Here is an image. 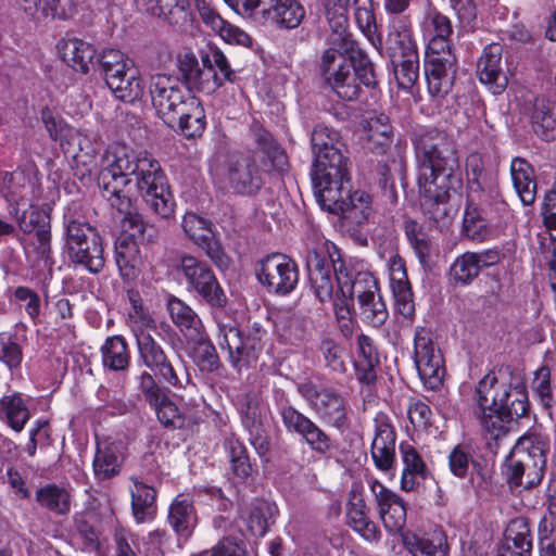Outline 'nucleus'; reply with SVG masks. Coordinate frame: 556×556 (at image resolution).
I'll return each instance as SVG.
<instances>
[{
	"label": "nucleus",
	"mask_w": 556,
	"mask_h": 556,
	"mask_svg": "<svg viewBox=\"0 0 556 556\" xmlns=\"http://www.w3.org/2000/svg\"><path fill=\"white\" fill-rule=\"evenodd\" d=\"M182 229L186 236L200 249L206 256L219 268H226L229 265V258L225 254L220 242L217 240L211 222L188 212L182 218Z\"/></svg>",
	"instance_id": "18"
},
{
	"label": "nucleus",
	"mask_w": 556,
	"mask_h": 556,
	"mask_svg": "<svg viewBox=\"0 0 556 556\" xmlns=\"http://www.w3.org/2000/svg\"><path fill=\"white\" fill-rule=\"evenodd\" d=\"M245 553L241 543L233 538L226 536L219 540L211 551H203L193 556H243Z\"/></svg>",
	"instance_id": "64"
},
{
	"label": "nucleus",
	"mask_w": 556,
	"mask_h": 556,
	"mask_svg": "<svg viewBox=\"0 0 556 556\" xmlns=\"http://www.w3.org/2000/svg\"><path fill=\"white\" fill-rule=\"evenodd\" d=\"M480 271L476 252H465L453 262L450 276L456 285L468 286L479 276Z\"/></svg>",
	"instance_id": "51"
},
{
	"label": "nucleus",
	"mask_w": 556,
	"mask_h": 556,
	"mask_svg": "<svg viewBox=\"0 0 556 556\" xmlns=\"http://www.w3.org/2000/svg\"><path fill=\"white\" fill-rule=\"evenodd\" d=\"M348 525L368 542H378L380 531L367 515V506L363 495L356 489L349 492L346 504Z\"/></svg>",
	"instance_id": "30"
},
{
	"label": "nucleus",
	"mask_w": 556,
	"mask_h": 556,
	"mask_svg": "<svg viewBox=\"0 0 556 556\" xmlns=\"http://www.w3.org/2000/svg\"><path fill=\"white\" fill-rule=\"evenodd\" d=\"M236 13L280 29L298 28L305 17L299 0H224Z\"/></svg>",
	"instance_id": "8"
},
{
	"label": "nucleus",
	"mask_w": 556,
	"mask_h": 556,
	"mask_svg": "<svg viewBox=\"0 0 556 556\" xmlns=\"http://www.w3.org/2000/svg\"><path fill=\"white\" fill-rule=\"evenodd\" d=\"M415 150L421 205L431 219L446 224L456 212L451 200L462 186L456 152L447 135L438 129H424Z\"/></svg>",
	"instance_id": "2"
},
{
	"label": "nucleus",
	"mask_w": 556,
	"mask_h": 556,
	"mask_svg": "<svg viewBox=\"0 0 556 556\" xmlns=\"http://www.w3.org/2000/svg\"><path fill=\"white\" fill-rule=\"evenodd\" d=\"M72 492L56 484H47L36 491V501L42 507L58 515H66L71 510Z\"/></svg>",
	"instance_id": "43"
},
{
	"label": "nucleus",
	"mask_w": 556,
	"mask_h": 556,
	"mask_svg": "<svg viewBox=\"0 0 556 556\" xmlns=\"http://www.w3.org/2000/svg\"><path fill=\"white\" fill-rule=\"evenodd\" d=\"M510 174L517 194L525 205L535 200L536 184L533 180V169L523 159L516 157L510 164Z\"/></svg>",
	"instance_id": "42"
},
{
	"label": "nucleus",
	"mask_w": 556,
	"mask_h": 556,
	"mask_svg": "<svg viewBox=\"0 0 556 556\" xmlns=\"http://www.w3.org/2000/svg\"><path fill=\"white\" fill-rule=\"evenodd\" d=\"M256 276L269 293L286 295L299 282L296 263L286 254L271 253L262 258L256 267Z\"/></svg>",
	"instance_id": "14"
},
{
	"label": "nucleus",
	"mask_w": 556,
	"mask_h": 556,
	"mask_svg": "<svg viewBox=\"0 0 556 556\" xmlns=\"http://www.w3.org/2000/svg\"><path fill=\"white\" fill-rule=\"evenodd\" d=\"M504 545L531 553L532 538L526 519L517 518L509 522L505 533Z\"/></svg>",
	"instance_id": "55"
},
{
	"label": "nucleus",
	"mask_w": 556,
	"mask_h": 556,
	"mask_svg": "<svg viewBox=\"0 0 556 556\" xmlns=\"http://www.w3.org/2000/svg\"><path fill=\"white\" fill-rule=\"evenodd\" d=\"M137 380L139 391L155 412L159 421L167 428H181L184 417L179 408L168 396L167 391L157 384L153 376L148 371H143L138 376Z\"/></svg>",
	"instance_id": "16"
},
{
	"label": "nucleus",
	"mask_w": 556,
	"mask_h": 556,
	"mask_svg": "<svg viewBox=\"0 0 556 556\" xmlns=\"http://www.w3.org/2000/svg\"><path fill=\"white\" fill-rule=\"evenodd\" d=\"M510 382L500 379L495 372L486 374L476 388L473 415L482 430L492 439L508 432L502 420L503 403L507 401Z\"/></svg>",
	"instance_id": "7"
},
{
	"label": "nucleus",
	"mask_w": 556,
	"mask_h": 556,
	"mask_svg": "<svg viewBox=\"0 0 556 556\" xmlns=\"http://www.w3.org/2000/svg\"><path fill=\"white\" fill-rule=\"evenodd\" d=\"M306 397L324 422L338 429L345 425L346 403L341 395L329 390H320L307 393Z\"/></svg>",
	"instance_id": "27"
},
{
	"label": "nucleus",
	"mask_w": 556,
	"mask_h": 556,
	"mask_svg": "<svg viewBox=\"0 0 556 556\" xmlns=\"http://www.w3.org/2000/svg\"><path fill=\"white\" fill-rule=\"evenodd\" d=\"M311 142L315 156L311 174L314 194L318 203L324 199L333 202L336 192L351 184L349 157L343 153L338 134L325 126L314 128Z\"/></svg>",
	"instance_id": "4"
},
{
	"label": "nucleus",
	"mask_w": 556,
	"mask_h": 556,
	"mask_svg": "<svg viewBox=\"0 0 556 556\" xmlns=\"http://www.w3.org/2000/svg\"><path fill=\"white\" fill-rule=\"evenodd\" d=\"M354 353V369L357 381L367 387L374 384L377 379L376 367L379 364V356L374 340L366 334H358Z\"/></svg>",
	"instance_id": "28"
},
{
	"label": "nucleus",
	"mask_w": 556,
	"mask_h": 556,
	"mask_svg": "<svg viewBox=\"0 0 556 556\" xmlns=\"http://www.w3.org/2000/svg\"><path fill=\"white\" fill-rule=\"evenodd\" d=\"M392 126L384 113L375 114L368 119L367 140L371 148H382L392 140Z\"/></svg>",
	"instance_id": "56"
},
{
	"label": "nucleus",
	"mask_w": 556,
	"mask_h": 556,
	"mask_svg": "<svg viewBox=\"0 0 556 556\" xmlns=\"http://www.w3.org/2000/svg\"><path fill=\"white\" fill-rule=\"evenodd\" d=\"M60 141L64 152L72 155L77 162H79V159L83 156L79 155L81 152L92 157L93 147L91 141L79 130L74 128L66 129V132Z\"/></svg>",
	"instance_id": "59"
},
{
	"label": "nucleus",
	"mask_w": 556,
	"mask_h": 556,
	"mask_svg": "<svg viewBox=\"0 0 556 556\" xmlns=\"http://www.w3.org/2000/svg\"><path fill=\"white\" fill-rule=\"evenodd\" d=\"M424 36L428 39L427 54H454L452 51L453 25L451 20L435 9L429 10L421 24Z\"/></svg>",
	"instance_id": "23"
},
{
	"label": "nucleus",
	"mask_w": 556,
	"mask_h": 556,
	"mask_svg": "<svg viewBox=\"0 0 556 556\" xmlns=\"http://www.w3.org/2000/svg\"><path fill=\"white\" fill-rule=\"evenodd\" d=\"M197 9L202 22L214 33L218 34L226 42L250 47L252 38L241 28L225 21L210 4L204 0L197 1Z\"/></svg>",
	"instance_id": "29"
},
{
	"label": "nucleus",
	"mask_w": 556,
	"mask_h": 556,
	"mask_svg": "<svg viewBox=\"0 0 556 556\" xmlns=\"http://www.w3.org/2000/svg\"><path fill=\"white\" fill-rule=\"evenodd\" d=\"M29 416V410L21 394H7L0 399V417L5 419L13 430L22 431Z\"/></svg>",
	"instance_id": "46"
},
{
	"label": "nucleus",
	"mask_w": 556,
	"mask_h": 556,
	"mask_svg": "<svg viewBox=\"0 0 556 556\" xmlns=\"http://www.w3.org/2000/svg\"><path fill=\"white\" fill-rule=\"evenodd\" d=\"M168 522L177 534L190 535L197 525V515L189 495L179 494L175 497L169 506Z\"/></svg>",
	"instance_id": "38"
},
{
	"label": "nucleus",
	"mask_w": 556,
	"mask_h": 556,
	"mask_svg": "<svg viewBox=\"0 0 556 556\" xmlns=\"http://www.w3.org/2000/svg\"><path fill=\"white\" fill-rule=\"evenodd\" d=\"M167 311L173 323L187 338H199L204 330L203 324L198 314L184 301L176 296L167 300Z\"/></svg>",
	"instance_id": "37"
},
{
	"label": "nucleus",
	"mask_w": 556,
	"mask_h": 556,
	"mask_svg": "<svg viewBox=\"0 0 556 556\" xmlns=\"http://www.w3.org/2000/svg\"><path fill=\"white\" fill-rule=\"evenodd\" d=\"M370 491L386 530L390 533L400 532L406 523V507L403 500L375 479L370 481Z\"/></svg>",
	"instance_id": "22"
},
{
	"label": "nucleus",
	"mask_w": 556,
	"mask_h": 556,
	"mask_svg": "<svg viewBox=\"0 0 556 556\" xmlns=\"http://www.w3.org/2000/svg\"><path fill=\"white\" fill-rule=\"evenodd\" d=\"M533 391L545 408H551L554 403L551 387V369L547 366L540 367L534 375Z\"/></svg>",
	"instance_id": "63"
},
{
	"label": "nucleus",
	"mask_w": 556,
	"mask_h": 556,
	"mask_svg": "<svg viewBox=\"0 0 556 556\" xmlns=\"http://www.w3.org/2000/svg\"><path fill=\"white\" fill-rule=\"evenodd\" d=\"M319 205L323 210L339 215L355 225H362L371 214V199L369 194L362 190L352 192L351 184L349 187H343L342 190L336 192L333 202L324 199L319 202Z\"/></svg>",
	"instance_id": "19"
},
{
	"label": "nucleus",
	"mask_w": 556,
	"mask_h": 556,
	"mask_svg": "<svg viewBox=\"0 0 556 556\" xmlns=\"http://www.w3.org/2000/svg\"><path fill=\"white\" fill-rule=\"evenodd\" d=\"M306 266L312 288L321 303L333 298L332 271L338 294L344 298L352 300L356 296L358 302L379 290L372 274L357 268L352 262L343 261L339 254L334 258L332 255L314 251L308 254Z\"/></svg>",
	"instance_id": "3"
},
{
	"label": "nucleus",
	"mask_w": 556,
	"mask_h": 556,
	"mask_svg": "<svg viewBox=\"0 0 556 556\" xmlns=\"http://www.w3.org/2000/svg\"><path fill=\"white\" fill-rule=\"evenodd\" d=\"M211 172L222 176L225 186L236 193L253 194L262 186V177L256 160L251 156L230 154L226 169L219 173L217 160L212 161Z\"/></svg>",
	"instance_id": "15"
},
{
	"label": "nucleus",
	"mask_w": 556,
	"mask_h": 556,
	"mask_svg": "<svg viewBox=\"0 0 556 556\" xmlns=\"http://www.w3.org/2000/svg\"><path fill=\"white\" fill-rule=\"evenodd\" d=\"M7 200L13 207L20 229L35 233V245L40 258L47 261L51 252V227L49 215L33 204L29 195L35 194V184L23 170H15L7 178Z\"/></svg>",
	"instance_id": "5"
},
{
	"label": "nucleus",
	"mask_w": 556,
	"mask_h": 556,
	"mask_svg": "<svg viewBox=\"0 0 556 556\" xmlns=\"http://www.w3.org/2000/svg\"><path fill=\"white\" fill-rule=\"evenodd\" d=\"M318 350L326 367L338 374L346 371L345 349L340 342L325 337L321 339Z\"/></svg>",
	"instance_id": "54"
},
{
	"label": "nucleus",
	"mask_w": 556,
	"mask_h": 556,
	"mask_svg": "<svg viewBox=\"0 0 556 556\" xmlns=\"http://www.w3.org/2000/svg\"><path fill=\"white\" fill-rule=\"evenodd\" d=\"M354 17L362 33L377 48L381 49V38L376 35V21L371 5L372 0H353Z\"/></svg>",
	"instance_id": "52"
},
{
	"label": "nucleus",
	"mask_w": 556,
	"mask_h": 556,
	"mask_svg": "<svg viewBox=\"0 0 556 556\" xmlns=\"http://www.w3.org/2000/svg\"><path fill=\"white\" fill-rule=\"evenodd\" d=\"M137 343L138 359L149 369L155 372L162 380L176 389H185L190 382L188 374L179 377L173 363L165 354L163 348L153 337H141Z\"/></svg>",
	"instance_id": "17"
},
{
	"label": "nucleus",
	"mask_w": 556,
	"mask_h": 556,
	"mask_svg": "<svg viewBox=\"0 0 556 556\" xmlns=\"http://www.w3.org/2000/svg\"><path fill=\"white\" fill-rule=\"evenodd\" d=\"M115 261L124 278H135L141 263L136 240L129 237H119L115 243Z\"/></svg>",
	"instance_id": "44"
},
{
	"label": "nucleus",
	"mask_w": 556,
	"mask_h": 556,
	"mask_svg": "<svg viewBox=\"0 0 556 556\" xmlns=\"http://www.w3.org/2000/svg\"><path fill=\"white\" fill-rule=\"evenodd\" d=\"M276 507L264 500H254L241 510L249 532L254 536H263L267 532L269 520Z\"/></svg>",
	"instance_id": "40"
},
{
	"label": "nucleus",
	"mask_w": 556,
	"mask_h": 556,
	"mask_svg": "<svg viewBox=\"0 0 556 556\" xmlns=\"http://www.w3.org/2000/svg\"><path fill=\"white\" fill-rule=\"evenodd\" d=\"M395 79L403 89H409L419 76L418 50L390 55Z\"/></svg>",
	"instance_id": "45"
},
{
	"label": "nucleus",
	"mask_w": 556,
	"mask_h": 556,
	"mask_svg": "<svg viewBox=\"0 0 556 556\" xmlns=\"http://www.w3.org/2000/svg\"><path fill=\"white\" fill-rule=\"evenodd\" d=\"M101 361L104 369L111 371H124L130 364L128 343L123 336L108 337L102 344Z\"/></svg>",
	"instance_id": "39"
},
{
	"label": "nucleus",
	"mask_w": 556,
	"mask_h": 556,
	"mask_svg": "<svg viewBox=\"0 0 556 556\" xmlns=\"http://www.w3.org/2000/svg\"><path fill=\"white\" fill-rule=\"evenodd\" d=\"M353 52L326 49L320 61V72L326 84L339 98L346 101L357 99L361 92L353 71Z\"/></svg>",
	"instance_id": "11"
},
{
	"label": "nucleus",
	"mask_w": 556,
	"mask_h": 556,
	"mask_svg": "<svg viewBox=\"0 0 556 556\" xmlns=\"http://www.w3.org/2000/svg\"><path fill=\"white\" fill-rule=\"evenodd\" d=\"M149 92L157 115L168 126H174L177 115L184 112L190 96L178 77L155 74L150 77Z\"/></svg>",
	"instance_id": "10"
},
{
	"label": "nucleus",
	"mask_w": 556,
	"mask_h": 556,
	"mask_svg": "<svg viewBox=\"0 0 556 556\" xmlns=\"http://www.w3.org/2000/svg\"><path fill=\"white\" fill-rule=\"evenodd\" d=\"M98 186L109 204L125 214L123 230L132 240L146 229L143 217L131 212L132 200L140 194L162 218L174 213L175 202L161 165L147 151H136L124 143L110 144L101 156Z\"/></svg>",
	"instance_id": "1"
},
{
	"label": "nucleus",
	"mask_w": 556,
	"mask_h": 556,
	"mask_svg": "<svg viewBox=\"0 0 556 556\" xmlns=\"http://www.w3.org/2000/svg\"><path fill=\"white\" fill-rule=\"evenodd\" d=\"M131 486L129 488L131 495L132 515L138 523L151 520L156 513L155 490L149 485L141 477H130Z\"/></svg>",
	"instance_id": "33"
},
{
	"label": "nucleus",
	"mask_w": 556,
	"mask_h": 556,
	"mask_svg": "<svg viewBox=\"0 0 556 556\" xmlns=\"http://www.w3.org/2000/svg\"><path fill=\"white\" fill-rule=\"evenodd\" d=\"M178 270L182 273L188 290L213 307H224L227 296L213 270L204 262L192 255L181 256Z\"/></svg>",
	"instance_id": "12"
},
{
	"label": "nucleus",
	"mask_w": 556,
	"mask_h": 556,
	"mask_svg": "<svg viewBox=\"0 0 556 556\" xmlns=\"http://www.w3.org/2000/svg\"><path fill=\"white\" fill-rule=\"evenodd\" d=\"M401 458L404 465L401 478L402 489L410 491L414 489L418 479L426 476V464L416 448L408 442L400 444Z\"/></svg>",
	"instance_id": "41"
},
{
	"label": "nucleus",
	"mask_w": 556,
	"mask_h": 556,
	"mask_svg": "<svg viewBox=\"0 0 556 556\" xmlns=\"http://www.w3.org/2000/svg\"><path fill=\"white\" fill-rule=\"evenodd\" d=\"M357 303L359 315L365 323L374 327H380L388 319L389 313L387 305L379 290Z\"/></svg>",
	"instance_id": "53"
},
{
	"label": "nucleus",
	"mask_w": 556,
	"mask_h": 556,
	"mask_svg": "<svg viewBox=\"0 0 556 556\" xmlns=\"http://www.w3.org/2000/svg\"><path fill=\"white\" fill-rule=\"evenodd\" d=\"M178 126L187 138H195L205 129V116L197 98L189 99L182 113L177 115Z\"/></svg>",
	"instance_id": "48"
},
{
	"label": "nucleus",
	"mask_w": 556,
	"mask_h": 556,
	"mask_svg": "<svg viewBox=\"0 0 556 556\" xmlns=\"http://www.w3.org/2000/svg\"><path fill=\"white\" fill-rule=\"evenodd\" d=\"M528 393L525 383L521 381L510 382L507 401L503 403L502 420L508 428L513 419L521 418L529 412Z\"/></svg>",
	"instance_id": "47"
},
{
	"label": "nucleus",
	"mask_w": 556,
	"mask_h": 556,
	"mask_svg": "<svg viewBox=\"0 0 556 556\" xmlns=\"http://www.w3.org/2000/svg\"><path fill=\"white\" fill-rule=\"evenodd\" d=\"M224 445L235 475L240 478L248 477L251 472V465L242 442L235 437H229L226 438Z\"/></svg>",
	"instance_id": "57"
},
{
	"label": "nucleus",
	"mask_w": 556,
	"mask_h": 556,
	"mask_svg": "<svg viewBox=\"0 0 556 556\" xmlns=\"http://www.w3.org/2000/svg\"><path fill=\"white\" fill-rule=\"evenodd\" d=\"M122 462V452L117 443L99 441L92 463L94 477L98 480L113 478L119 473Z\"/></svg>",
	"instance_id": "36"
},
{
	"label": "nucleus",
	"mask_w": 556,
	"mask_h": 556,
	"mask_svg": "<svg viewBox=\"0 0 556 556\" xmlns=\"http://www.w3.org/2000/svg\"><path fill=\"white\" fill-rule=\"evenodd\" d=\"M396 432L391 418L378 412L374 417V439L371 458L381 471H389L395 463Z\"/></svg>",
	"instance_id": "21"
},
{
	"label": "nucleus",
	"mask_w": 556,
	"mask_h": 556,
	"mask_svg": "<svg viewBox=\"0 0 556 556\" xmlns=\"http://www.w3.org/2000/svg\"><path fill=\"white\" fill-rule=\"evenodd\" d=\"M279 415L287 431L295 433L299 437H301L313 422L311 418L287 404L280 406Z\"/></svg>",
	"instance_id": "62"
},
{
	"label": "nucleus",
	"mask_w": 556,
	"mask_h": 556,
	"mask_svg": "<svg viewBox=\"0 0 556 556\" xmlns=\"http://www.w3.org/2000/svg\"><path fill=\"white\" fill-rule=\"evenodd\" d=\"M58 49L62 61L80 73H88L96 56V49L89 42L72 38L60 41Z\"/></svg>",
	"instance_id": "35"
},
{
	"label": "nucleus",
	"mask_w": 556,
	"mask_h": 556,
	"mask_svg": "<svg viewBox=\"0 0 556 556\" xmlns=\"http://www.w3.org/2000/svg\"><path fill=\"white\" fill-rule=\"evenodd\" d=\"M109 88L117 99L128 103L140 100L144 94V83L137 68H129L127 75L119 80L113 79Z\"/></svg>",
	"instance_id": "49"
},
{
	"label": "nucleus",
	"mask_w": 556,
	"mask_h": 556,
	"mask_svg": "<svg viewBox=\"0 0 556 556\" xmlns=\"http://www.w3.org/2000/svg\"><path fill=\"white\" fill-rule=\"evenodd\" d=\"M414 362L426 388L439 389L445 375L443 355L429 329L417 327L414 336Z\"/></svg>",
	"instance_id": "13"
},
{
	"label": "nucleus",
	"mask_w": 556,
	"mask_h": 556,
	"mask_svg": "<svg viewBox=\"0 0 556 556\" xmlns=\"http://www.w3.org/2000/svg\"><path fill=\"white\" fill-rule=\"evenodd\" d=\"M548 448V438L540 433H528L519 438L504 465V475L509 485L530 489L539 484L546 468Z\"/></svg>",
	"instance_id": "6"
},
{
	"label": "nucleus",
	"mask_w": 556,
	"mask_h": 556,
	"mask_svg": "<svg viewBox=\"0 0 556 556\" xmlns=\"http://www.w3.org/2000/svg\"><path fill=\"white\" fill-rule=\"evenodd\" d=\"M194 341L192 357L202 371L213 372L220 366L219 357L213 343L207 339L204 330L199 338H189Z\"/></svg>",
	"instance_id": "50"
},
{
	"label": "nucleus",
	"mask_w": 556,
	"mask_h": 556,
	"mask_svg": "<svg viewBox=\"0 0 556 556\" xmlns=\"http://www.w3.org/2000/svg\"><path fill=\"white\" fill-rule=\"evenodd\" d=\"M455 54H427L425 73L430 97L441 102L451 91L456 73Z\"/></svg>",
	"instance_id": "20"
},
{
	"label": "nucleus",
	"mask_w": 556,
	"mask_h": 556,
	"mask_svg": "<svg viewBox=\"0 0 556 556\" xmlns=\"http://www.w3.org/2000/svg\"><path fill=\"white\" fill-rule=\"evenodd\" d=\"M463 229L466 237L475 241H483L490 236L486 222L480 216L477 208L470 206L465 211Z\"/></svg>",
	"instance_id": "60"
},
{
	"label": "nucleus",
	"mask_w": 556,
	"mask_h": 556,
	"mask_svg": "<svg viewBox=\"0 0 556 556\" xmlns=\"http://www.w3.org/2000/svg\"><path fill=\"white\" fill-rule=\"evenodd\" d=\"M386 42L390 55L418 50L412 17L388 18Z\"/></svg>",
	"instance_id": "31"
},
{
	"label": "nucleus",
	"mask_w": 556,
	"mask_h": 556,
	"mask_svg": "<svg viewBox=\"0 0 556 556\" xmlns=\"http://www.w3.org/2000/svg\"><path fill=\"white\" fill-rule=\"evenodd\" d=\"M350 0H328L327 18L332 30L329 36V48L341 51H354L356 42L348 31V9Z\"/></svg>",
	"instance_id": "25"
},
{
	"label": "nucleus",
	"mask_w": 556,
	"mask_h": 556,
	"mask_svg": "<svg viewBox=\"0 0 556 556\" xmlns=\"http://www.w3.org/2000/svg\"><path fill=\"white\" fill-rule=\"evenodd\" d=\"M301 439L313 452L320 455H326L333 448L331 438L314 421L303 432Z\"/></svg>",
	"instance_id": "61"
},
{
	"label": "nucleus",
	"mask_w": 556,
	"mask_h": 556,
	"mask_svg": "<svg viewBox=\"0 0 556 556\" xmlns=\"http://www.w3.org/2000/svg\"><path fill=\"white\" fill-rule=\"evenodd\" d=\"M217 343L223 351H227L231 366L238 370L252 366L256 359H245L249 351L244 344L240 331L229 325L218 327Z\"/></svg>",
	"instance_id": "34"
},
{
	"label": "nucleus",
	"mask_w": 556,
	"mask_h": 556,
	"mask_svg": "<svg viewBox=\"0 0 556 556\" xmlns=\"http://www.w3.org/2000/svg\"><path fill=\"white\" fill-rule=\"evenodd\" d=\"M179 71L188 86L211 94L220 88L222 76L210 64H199L193 54H186L179 62Z\"/></svg>",
	"instance_id": "26"
},
{
	"label": "nucleus",
	"mask_w": 556,
	"mask_h": 556,
	"mask_svg": "<svg viewBox=\"0 0 556 556\" xmlns=\"http://www.w3.org/2000/svg\"><path fill=\"white\" fill-rule=\"evenodd\" d=\"M66 247L71 262L80 265L92 274L104 267L103 247L98 231L88 223L64 215Z\"/></svg>",
	"instance_id": "9"
},
{
	"label": "nucleus",
	"mask_w": 556,
	"mask_h": 556,
	"mask_svg": "<svg viewBox=\"0 0 556 556\" xmlns=\"http://www.w3.org/2000/svg\"><path fill=\"white\" fill-rule=\"evenodd\" d=\"M532 124L535 134L545 141L556 138V122L553 114L545 108L543 101L536 100L532 114Z\"/></svg>",
	"instance_id": "58"
},
{
	"label": "nucleus",
	"mask_w": 556,
	"mask_h": 556,
	"mask_svg": "<svg viewBox=\"0 0 556 556\" xmlns=\"http://www.w3.org/2000/svg\"><path fill=\"white\" fill-rule=\"evenodd\" d=\"M403 541L413 556H448L451 549L447 535L439 526L407 532Z\"/></svg>",
	"instance_id": "24"
},
{
	"label": "nucleus",
	"mask_w": 556,
	"mask_h": 556,
	"mask_svg": "<svg viewBox=\"0 0 556 556\" xmlns=\"http://www.w3.org/2000/svg\"><path fill=\"white\" fill-rule=\"evenodd\" d=\"M502 53L503 47L500 43L493 42L484 47L477 62V75L482 84L494 85L497 89L505 87L506 78L501 66Z\"/></svg>",
	"instance_id": "32"
}]
</instances>
